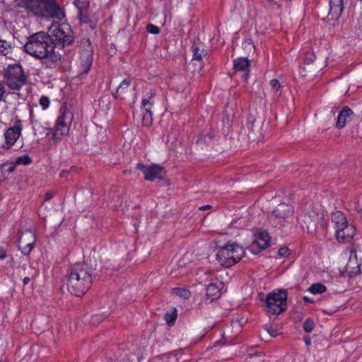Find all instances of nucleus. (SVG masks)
<instances>
[{
  "mask_svg": "<svg viewBox=\"0 0 362 362\" xmlns=\"http://www.w3.org/2000/svg\"><path fill=\"white\" fill-rule=\"evenodd\" d=\"M24 51L29 55L47 62L48 66L52 67L61 59V56L54 51V46L49 35L45 32H38L30 35L23 46Z\"/></svg>",
  "mask_w": 362,
  "mask_h": 362,
  "instance_id": "obj_1",
  "label": "nucleus"
},
{
  "mask_svg": "<svg viewBox=\"0 0 362 362\" xmlns=\"http://www.w3.org/2000/svg\"><path fill=\"white\" fill-rule=\"evenodd\" d=\"M16 4L29 17L45 21L62 20L65 17L64 11L58 0H16Z\"/></svg>",
  "mask_w": 362,
  "mask_h": 362,
  "instance_id": "obj_2",
  "label": "nucleus"
},
{
  "mask_svg": "<svg viewBox=\"0 0 362 362\" xmlns=\"http://www.w3.org/2000/svg\"><path fill=\"white\" fill-rule=\"evenodd\" d=\"M91 284V269L88 264L77 263L71 267L66 286L71 294L81 296L88 290Z\"/></svg>",
  "mask_w": 362,
  "mask_h": 362,
  "instance_id": "obj_3",
  "label": "nucleus"
},
{
  "mask_svg": "<svg viewBox=\"0 0 362 362\" xmlns=\"http://www.w3.org/2000/svg\"><path fill=\"white\" fill-rule=\"evenodd\" d=\"M49 33L54 47L64 48L74 41L73 31L67 23H53L49 28Z\"/></svg>",
  "mask_w": 362,
  "mask_h": 362,
  "instance_id": "obj_4",
  "label": "nucleus"
},
{
  "mask_svg": "<svg viewBox=\"0 0 362 362\" xmlns=\"http://www.w3.org/2000/svg\"><path fill=\"white\" fill-rule=\"evenodd\" d=\"M332 221L335 228V234L339 243H348L352 240L356 228L354 225L347 222L345 216L340 211L332 214Z\"/></svg>",
  "mask_w": 362,
  "mask_h": 362,
  "instance_id": "obj_5",
  "label": "nucleus"
},
{
  "mask_svg": "<svg viewBox=\"0 0 362 362\" xmlns=\"http://www.w3.org/2000/svg\"><path fill=\"white\" fill-rule=\"evenodd\" d=\"M245 251L240 245L232 243L220 247L216 254V259L225 267H230L239 262L244 256Z\"/></svg>",
  "mask_w": 362,
  "mask_h": 362,
  "instance_id": "obj_6",
  "label": "nucleus"
},
{
  "mask_svg": "<svg viewBox=\"0 0 362 362\" xmlns=\"http://www.w3.org/2000/svg\"><path fill=\"white\" fill-rule=\"evenodd\" d=\"M61 115L58 117L52 132V139L59 141L68 135L74 115L66 110L65 105L61 107Z\"/></svg>",
  "mask_w": 362,
  "mask_h": 362,
  "instance_id": "obj_7",
  "label": "nucleus"
},
{
  "mask_svg": "<svg viewBox=\"0 0 362 362\" xmlns=\"http://www.w3.org/2000/svg\"><path fill=\"white\" fill-rule=\"evenodd\" d=\"M287 291L284 289L275 290L267 294L265 304L267 312L273 315H279L286 308Z\"/></svg>",
  "mask_w": 362,
  "mask_h": 362,
  "instance_id": "obj_8",
  "label": "nucleus"
},
{
  "mask_svg": "<svg viewBox=\"0 0 362 362\" xmlns=\"http://www.w3.org/2000/svg\"><path fill=\"white\" fill-rule=\"evenodd\" d=\"M4 81L8 87L19 90L25 83V76L20 64L9 65L4 74Z\"/></svg>",
  "mask_w": 362,
  "mask_h": 362,
  "instance_id": "obj_9",
  "label": "nucleus"
},
{
  "mask_svg": "<svg viewBox=\"0 0 362 362\" xmlns=\"http://www.w3.org/2000/svg\"><path fill=\"white\" fill-rule=\"evenodd\" d=\"M93 48L88 38H83L79 44V69L81 74H86L93 62Z\"/></svg>",
  "mask_w": 362,
  "mask_h": 362,
  "instance_id": "obj_10",
  "label": "nucleus"
},
{
  "mask_svg": "<svg viewBox=\"0 0 362 362\" xmlns=\"http://www.w3.org/2000/svg\"><path fill=\"white\" fill-rule=\"evenodd\" d=\"M192 52V64L194 66V72H200L204 62L203 58L208 54L205 45L199 40L195 41L191 47Z\"/></svg>",
  "mask_w": 362,
  "mask_h": 362,
  "instance_id": "obj_11",
  "label": "nucleus"
},
{
  "mask_svg": "<svg viewBox=\"0 0 362 362\" xmlns=\"http://www.w3.org/2000/svg\"><path fill=\"white\" fill-rule=\"evenodd\" d=\"M136 168L144 173V179L148 181L163 180L166 175L164 168L158 164L144 165L143 163H139L136 165Z\"/></svg>",
  "mask_w": 362,
  "mask_h": 362,
  "instance_id": "obj_12",
  "label": "nucleus"
},
{
  "mask_svg": "<svg viewBox=\"0 0 362 362\" xmlns=\"http://www.w3.org/2000/svg\"><path fill=\"white\" fill-rule=\"evenodd\" d=\"M23 130L22 122L20 119H16L13 125L4 133L5 141L3 147L6 149L11 148L17 141Z\"/></svg>",
  "mask_w": 362,
  "mask_h": 362,
  "instance_id": "obj_13",
  "label": "nucleus"
},
{
  "mask_svg": "<svg viewBox=\"0 0 362 362\" xmlns=\"http://www.w3.org/2000/svg\"><path fill=\"white\" fill-rule=\"evenodd\" d=\"M270 237L267 232L259 231L255 234V239L250 246V251L257 254L259 250H264L269 246Z\"/></svg>",
  "mask_w": 362,
  "mask_h": 362,
  "instance_id": "obj_14",
  "label": "nucleus"
},
{
  "mask_svg": "<svg viewBox=\"0 0 362 362\" xmlns=\"http://www.w3.org/2000/svg\"><path fill=\"white\" fill-rule=\"evenodd\" d=\"M322 220V214L317 212L313 209H310L305 213L303 221L308 230H315L318 224L321 223Z\"/></svg>",
  "mask_w": 362,
  "mask_h": 362,
  "instance_id": "obj_15",
  "label": "nucleus"
},
{
  "mask_svg": "<svg viewBox=\"0 0 362 362\" xmlns=\"http://www.w3.org/2000/svg\"><path fill=\"white\" fill-rule=\"evenodd\" d=\"M250 61L246 57H239L233 60V69L235 72L243 73V76L247 78L250 72Z\"/></svg>",
  "mask_w": 362,
  "mask_h": 362,
  "instance_id": "obj_16",
  "label": "nucleus"
},
{
  "mask_svg": "<svg viewBox=\"0 0 362 362\" xmlns=\"http://www.w3.org/2000/svg\"><path fill=\"white\" fill-rule=\"evenodd\" d=\"M264 136L262 124L252 122L249 127L248 138L251 142H259Z\"/></svg>",
  "mask_w": 362,
  "mask_h": 362,
  "instance_id": "obj_17",
  "label": "nucleus"
},
{
  "mask_svg": "<svg viewBox=\"0 0 362 362\" xmlns=\"http://www.w3.org/2000/svg\"><path fill=\"white\" fill-rule=\"evenodd\" d=\"M354 112L347 106H345L339 112L336 122V127L339 129L345 127L346 124L351 120Z\"/></svg>",
  "mask_w": 362,
  "mask_h": 362,
  "instance_id": "obj_18",
  "label": "nucleus"
},
{
  "mask_svg": "<svg viewBox=\"0 0 362 362\" xmlns=\"http://www.w3.org/2000/svg\"><path fill=\"white\" fill-rule=\"evenodd\" d=\"M293 206L286 203H281L274 209L273 214L275 217L279 218H286L293 214Z\"/></svg>",
  "mask_w": 362,
  "mask_h": 362,
  "instance_id": "obj_19",
  "label": "nucleus"
},
{
  "mask_svg": "<svg viewBox=\"0 0 362 362\" xmlns=\"http://www.w3.org/2000/svg\"><path fill=\"white\" fill-rule=\"evenodd\" d=\"M329 14L333 18H338L344 10V0H329Z\"/></svg>",
  "mask_w": 362,
  "mask_h": 362,
  "instance_id": "obj_20",
  "label": "nucleus"
},
{
  "mask_svg": "<svg viewBox=\"0 0 362 362\" xmlns=\"http://www.w3.org/2000/svg\"><path fill=\"white\" fill-rule=\"evenodd\" d=\"M221 296V289L215 284H210L206 288V297L210 301H214Z\"/></svg>",
  "mask_w": 362,
  "mask_h": 362,
  "instance_id": "obj_21",
  "label": "nucleus"
},
{
  "mask_svg": "<svg viewBox=\"0 0 362 362\" xmlns=\"http://www.w3.org/2000/svg\"><path fill=\"white\" fill-rule=\"evenodd\" d=\"M20 239L23 241L24 243H27V245H30L32 246L34 245L36 238L35 234L34 231L32 230H26L21 234Z\"/></svg>",
  "mask_w": 362,
  "mask_h": 362,
  "instance_id": "obj_22",
  "label": "nucleus"
},
{
  "mask_svg": "<svg viewBox=\"0 0 362 362\" xmlns=\"http://www.w3.org/2000/svg\"><path fill=\"white\" fill-rule=\"evenodd\" d=\"M155 103V94L153 92H148L142 98V109L151 110Z\"/></svg>",
  "mask_w": 362,
  "mask_h": 362,
  "instance_id": "obj_23",
  "label": "nucleus"
},
{
  "mask_svg": "<svg viewBox=\"0 0 362 362\" xmlns=\"http://www.w3.org/2000/svg\"><path fill=\"white\" fill-rule=\"evenodd\" d=\"M12 45L10 42L0 39V55L7 56L12 52Z\"/></svg>",
  "mask_w": 362,
  "mask_h": 362,
  "instance_id": "obj_24",
  "label": "nucleus"
},
{
  "mask_svg": "<svg viewBox=\"0 0 362 362\" xmlns=\"http://www.w3.org/2000/svg\"><path fill=\"white\" fill-rule=\"evenodd\" d=\"M214 137V132H209L206 134H202L199 136L197 142L201 144L209 145L212 143Z\"/></svg>",
  "mask_w": 362,
  "mask_h": 362,
  "instance_id": "obj_25",
  "label": "nucleus"
},
{
  "mask_svg": "<svg viewBox=\"0 0 362 362\" xmlns=\"http://www.w3.org/2000/svg\"><path fill=\"white\" fill-rule=\"evenodd\" d=\"M265 356L262 352L248 354L246 357L247 362H265Z\"/></svg>",
  "mask_w": 362,
  "mask_h": 362,
  "instance_id": "obj_26",
  "label": "nucleus"
},
{
  "mask_svg": "<svg viewBox=\"0 0 362 362\" xmlns=\"http://www.w3.org/2000/svg\"><path fill=\"white\" fill-rule=\"evenodd\" d=\"M143 116L141 119L142 124L145 127H149L153 122L152 112L151 110L142 109Z\"/></svg>",
  "mask_w": 362,
  "mask_h": 362,
  "instance_id": "obj_27",
  "label": "nucleus"
},
{
  "mask_svg": "<svg viewBox=\"0 0 362 362\" xmlns=\"http://www.w3.org/2000/svg\"><path fill=\"white\" fill-rule=\"evenodd\" d=\"M176 318L177 310L175 308H173V310L170 312H167L164 315L165 320L166 321L167 324L170 326L174 325Z\"/></svg>",
  "mask_w": 362,
  "mask_h": 362,
  "instance_id": "obj_28",
  "label": "nucleus"
},
{
  "mask_svg": "<svg viewBox=\"0 0 362 362\" xmlns=\"http://www.w3.org/2000/svg\"><path fill=\"white\" fill-rule=\"evenodd\" d=\"M308 291L313 294L322 293L326 291V287L322 284H314L311 285Z\"/></svg>",
  "mask_w": 362,
  "mask_h": 362,
  "instance_id": "obj_29",
  "label": "nucleus"
},
{
  "mask_svg": "<svg viewBox=\"0 0 362 362\" xmlns=\"http://www.w3.org/2000/svg\"><path fill=\"white\" fill-rule=\"evenodd\" d=\"M33 246L24 243L23 241L19 238L18 248L24 255H28L33 250Z\"/></svg>",
  "mask_w": 362,
  "mask_h": 362,
  "instance_id": "obj_30",
  "label": "nucleus"
},
{
  "mask_svg": "<svg viewBox=\"0 0 362 362\" xmlns=\"http://www.w3.org/2000/svg\"><path fill=\"white\" fill-rule=\"evenodd\" d=\"M31 158L28 155H24L17 158L15 163L16 165H26L31 163Z\"/></svg>",
  "mask_w": 362,
  "mask_h": 362,
  "instance_id": "obj_31",
  "label": "nucleus"
},
{
  "mask_svg": "<svg viewBox=\"0 0 362 362\" xmlns=\"http://www.w3.org/2000/svg\"><path fill=\"white\" fill-rule=\"evenodd\" d=\"M313 328H314L313 320L310 318L306 319L303 324V330L307 333H310L313 330Z\"/></svg>",
  "mask_w": 362,
  "mask_h": 362,
  "instance_id": "obj_32",
  "label": "nucleus"
},
{
  "mask_svg": "<svg viewBox=\"0 0 362 362\" xmlns=\"http://www.w3.org/2000/svg\"><path fill=\"white\" fill-rule=\"evenodd\" d=\"M272 89L278 90L280 88H284L285 86L283 83H281L278 79H272L269 82Z\"/></svg>",
  "mask_w": 362,
  "mask_h": 362,
  "instance_id": "obj_33",
  "label": "nucleus"
},
{
  "mask_svg": "<svg viewBox=\"0 0 362 362\" xmlns=\"http://www.w3.org/2000/svg\"><path fill=\"white\" fill-rule=\"evenodd\" d=\"M78 16L79 20L81 23L87 24L90 22V18L88 17V16L82 10H80L78 11Z\"/></svg>",
  "mask_w": 362,
  "mask_h": 362,
  "instance_id": "obj_34",
  "label": "nucleus"
},
{
  "mask_svg": "<svg viewBox=\"0 0 362 362\" xmlns=\"http://www.w3.org/2000/svg\"><path fill=\"white\" fill-rule=\"evenodd\" d=\"M349 258H352L354 259L357 269H359L361 265V260L358 259L357 251L356 249H351Z\"/></svg>",
  "mask_w": 362,
  "mask_h": 362,
  "instance_id": "obj_35",
  "label": "nucleus"
},
{
  "mask_svg": "<svg viewBox=\"0 0 362 362\" xmlns=\"http://www.w3.org/2000/svg\"><path fill=\"white\" fill-rule=\"evenodd\" d=\"M146 30L151 34H158L160 33V28L153 24H148L146 26Z\"/></svg>",
  "mask_w": 362,
  "mask_h": 362,
  "instance_id": "obj_36",
  "label": "nucleus"
},
{
  "mask_svg": "<svg viewBox=\"0 0 362 362\" xmlns=\"http://www.w3.org/2000/svg\"><path fill=\"white\" fill-rule=\"evenodd\" d=\"M40 104L43 109H46L49 105V99L46 96H42L40 99Z\"/></svg>",
  "mask_w": 362,
  "mask_h": 362,
  "instance_id": "obj_37",
  "label": "nucleus"
},
{
  "mask_svg": "<svg viewBox=\"0 0 362 362\" xmlns=\"http://www.w3.org/2000/svg\"><path fill=\"white\" fill-rule=\"evenodd\" d=\"M103 320V318L102 317V316H100L99 315H95L91 317L90 322L93 325H98Z\"/></svg>",
  "mask_w": 362,
  "mask_h": 362,
  "instance_id": "obj_38",
  "label": "nucleus"
},
{
  "mask_svg": "<svg viewBox=\"0 0 362 362\" xmlns=\"http://www.w3.org/2000/svg\"><path fill=\"white\" fill-rule=\"evenodd\" d=\"M278 254L281 257H288L289 255V250L286 247H281L279 250Z\"/></svg>",
  "mask_w": 362,
  "mask_h": 362,
  "instance_id": "obj_39",
  "label": "nucleus"
},
{
  "mask_svg": "<svg viewBox=\"0 0 362 362\" xmlns=\"http://www.w3.org/2000/svg\"><path fill=\"white\" fill-rule=\"evenodd\" d=\"M130 81L129 79H124L118 86L117 90L119 89H127L129 87Z\"/></svg>",
  "mask_w": 362,
  "mask_h": 362,
  "instance_id": "obj_40",
  "label": "nucleus"
},
{
  "mask_svg": "<svg viewBox=\"0 0 362 362\" xmlns=\"http://www.w3.org/2000/svg\"><path fill=\"white\" fill-rule=\"evenodd\" d=\"M177 294L184 297L185 298H188L189 296V292L186 289H178Z\"/></svg>",
  "mask_w": 362,
  "mask_h": 362,
  "instance_id": "obj_41",
  "label": "nucleus"
},
{
  "mask_svg": "<svg viewBox=\"0 0 362 362\" xmlns=\"http://www.w3.org/2000/svg\"><path fill=\"white\" fill-rule=\"evenodd\" d=\"M315 58V57L313 54H308L305 58V62L309 65L310 63L314 61Z\"/></svg>",
  "mask_w": 362,
  "mask_h": 362,
  "instance_id": "obj_42",
  "label": "nucleus"
},
{
  "mask_svg": "<svg viewBox=\"0 0 362 362\" xmlns=\"http://www.w3.org/2000/svg\"><path fill=\"white\" fill-rule=\"evenodd\" d=\"M5 165H0V183L4 181L6 178V173L4 172Z\"/></svg>",
  "mask_w": 362,
  "mask_h": 362,
  "instance_id": "obj_43",
  "label": "nucleus"
},
{
  "mask_svg": "<svg viewBox=\"0 0 362 362\" xmlns=\"http://www.w3.org/2000/svg\"><path fill=\"white\" fill-rule=\"evenodd\" d=\"M347 265H348V267H349V268H352V269H356V268H357V267H356V263H355V261H354V259H352V258H349V262H348V264H347Z\"/></svg>",
  "mask_w": 362,
  "mask_h": 362,
  "instance_id": "obj_44",
  "label": "nucleus"
},
{
  "mask_svg": "<svg viewBox=\"0 0 362 362\" xmlns=\"http://www.w3.org/2000/svg\"><path fill=\"white\" fill-rule=\"evenodd\" d=\"M6 257V251L2 247H0V259H4Z\"/></svg>",
  "mask_w": 362,
  "mask_h": 362,
  "instance_id": "obj_45",
  "label": "nucleus"
},
{
  "mask_svg": "<svg viewBox=\"0 0 362 362\" xmlns=\"http://www.w3.org/2000/svg\"><path fill=\"white\" fill-rule=\"evenodd\" d=\"M53 196H54V193H52L51 192H48L45 194V199L49 200L52 198Z\"/></svg>",
  "mask_w": 362,
  "mask_h": 362,
  "instance_id": "obj_46",
  "label": "nucleus"
},
{
  "mask_svg": "<svg viewBox=\"0 0 362 362\" xmlns=\"http://www.w3.org/2000/svg\"><path fill=\"white\" fill-rule=\"evenodd\" d=\"M81 4H83V2L81 1L80 0H75L74 1V4L79 9V11L81 10V8H80V5Z\"/></svg>",
  "mask_w": 362,
  "mask_h": 362,
  "instance_id": "obj_47",
  "label": "nucleus"
},
{
  "mask_svg": "<svg viewBox=\"0 0 362 362\" xmlns=\"http://www.w3.org/2000/svg\"><path fill=\"white\" fill-rule=\"evenodd\" d=\"M268 332L270 334L271 336L272 337H276V331L274 330V329H268Z\"/></svg>",
  "mask_w": 362,
  "mask_h": 362,
  "instance_id": "obj_48",
  "label": "nucleus"
},
{
  "mask_svg": "<svg viewBox=\"0 0 362 362\" xmlns=\"http://www.w3.org/2000/svg\"><path fill=\"white\" fill-rule=\"evenodd\" d=\"M30 281V278L29 277H25L23 279V284L24 285H27Z\"/></svg>",
  "mask_w": 362,
  "mask_h": 362,
  "instance_id": "obj_49",
  "label": "nucleus"
},
{
  "mask_svg": "<svg viewBox=\"0 0 362 362\" xmlns=\"http://www.w3.org/2000/svg\"><path fill=\"white\" fill-rule=\"evenodd\" d=\"M211 207V205H205V206H202L199 208L200 210H206V209H210Z\"/></svg>",
  "mask_w": 362,
  "mask_h": 362,
  "instance_id": "obj_50",
  "label": "nucleus"
},
{
  "mask_svg": "<svg viewBox=\"0 0 362 362\" xmlns=\"http://www.w3.org/2000/svg\"><path fill=\"white\" fill-rule=\"evenodd\" d=\"M15 170V167L14 166H10L7 170V173H11L12 172H13V170Z\"/></svg>",
  "mask_w": 362,
  "mask_h": 362,
  "instance_id": "obj_51",
  "label": "nucleus"
},
{
  "mask_svg": "<svg viewBox=\"0 0 362 362\" xmlns=\"http://www.w3.org/2000/svg\"><path fill=\"white\" fill-rule=\"evenodd\" d=\"M303 299H304L305 301H307V302H313L309 298H308L306 296H305L303 298Z\"/></svg>",
  "mask_w": 362,
  "mask_h": 362,
  "instance_id": "obj_52",
  "label": "nucleus"
},
{
  "mask_svg": "<svg viewBox=\"0 0 362 362\" xmlns=\"http://www.w3.org/2000/svg\"><path fill=\"white\" fill-rule=\"evenodd\" d=\"M245 44H247L249 45H251L252 47H254V45L252 44V42L250 41H248V42H244Z\"/></svg>",
  "mask_w": 362,
  "mask_h": 362,
  "instance_id": "obj_53",
  "label": "nucleus"
},
{
  "mask_svg": "<svg viewBox=\"0 0 362 362\" xmlns=\"http://www.w3.org/2000/svg\"><path fill=\"white\" fill-rule=\"evenodd\" d=\"M4 89V86L2 84V83L0 81V90H3Z\"/></svg>",
  "mask_w": 362,
  "mask_h": 362,
  "instance_id": "obj_54",
  "label": "nucleus"
},
{
  "mask_svg": "<svg viewBox=\"0 0 362 362\" xmlns=\"http://www.w3.org/2000/svg\"><path fill=\"white\" fill-rule=\"evenodd\" d=\"M2 97H3L2 92H0V100L2 99Z\"/></svg>",
  "mask_w": 362,
  "mask_h": 362,
  "instance_id": "obj_55",
  "label": "nucleus"
},
{
  "mask_svg": "<svg viewBox=\"0 0 362 362\" xmlns=\"http://www.w3.org/2000/svg\"><path fill=\"white\" fill-rule=\"evenodd\" d=\"M65 173V172H62L61 174H60V176L62 177L64 176V174Z\"/></svg>",
  "mask_w": 362,
  "mask_h": 362,
  "instance_id": "obj_56",
  "label": "nucleus"
},
{
  "mask_svg": "<svg viewBox=\"0 0 362 362\" xmlns=\"http://www.w3.org/2000/svg\"><path fill=\"white\" fill-rule=\"evenodd\" d=\"M306 344H310V341H306Z\"/></svg>",
  "mask_w": 362,
  "mask_h": 362,
  "instance_id": "obj_57",
  "label": "nucleus"
}]
</instances>
